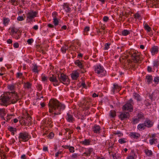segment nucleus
<instances>
[{"instance_id":"f257e3e1","label":"nucleus","mask_w":159,"mask_h":159,"mask_svg":"<svg viewBox=\"0 0 159 159\" xmlns=\"http://www.w3.org/2000/svg\"><path fill=\"white\" fill-rule=\"evenodd\" d=\"M48 105L49 112L50 113L53 112L54 116L53 117H55L57 115H60L66 107L64 104L60 102L56 99L51 100Z\"/></svg>"},{"instance_id":"f03ea898","label":"nucleus","mask_w":159,"mask_h":159,"mask_svg":"<svg viewBox=\"0 0 159 159\" xmlns=\"http://www.w3.org/2000/svg\"><path fill=\"white\" fill-rule=\"evenodd\" d=\"M129 54L131 55L132 60L135 63L140 62L143 59L140 53L136 50H132L129 52Z\"/></svg>"},{"instance_id":"7ed1b4c3","label":"nucleus","mask_w":159,"mask_h":159,"mask_svg":"<svg viewBox=\"0 0 159 159\" xmlns=\"http://www.w3.org/2000/svg\"><path fill=\"white\" fill-rule=\"evenodd\" d=\"M95 73L100 77L105 76L107 75L106 71L104 67L100 65H97L94 66Z\"/></svg>"},{"instance_id":"20e7f679","label":"nucleus","mask_w":159,"mask_h":159,"mask_svg":"<svg viewBox=\"0 0 159 159\" xmlns=\"http://www.w3.org/2000/svg\"><path fill=\"white\" fill-rule=\"evenodd\" d=\"M31 119L30 115L26 112L25 114L20 119L19 122L21 124L27 126L30 124Z\"/></svg>"},{"instance_id":"39448f33","label":"nucleus","mask_w":159,"mask_h":159,"mask_svg":"<svg viewBox=\"0 0 159 159\" xmlns=\"http://www.w3.org/2000/svg\"><path fill=\"white\" fill-rule=\"evenodd\" d=\"M9 97V101L10 104H14L16 103L19 100V97L17 93L15 91L11 92H7Z\"/></svg>"},{"instance_id":"423d86ee","label":"nucleus","mask_w":159,"mask_h":159,"mask_svg":"<svg viewBox=\"0 0 159 159\" xmlns=\"http://www.w3.org/2000/svg\"><path fill=\"white\" fill-rule=\"evenodd\" d=\"M58 78L59 83L61 82L64 84L67 85L70 83V81L68 77L64 73H61L58 75Z\"/></svg>"},{"instance_id":"0eeeda50","label":"nucleus","mask_w":159,"mask_h":159,"mask_svg":"<svg viewBox=\"0 0 159 159\" xmlns=\"http://www.w3.org/2000/svg\"><path fill=\"white\" fill-rule=\"evenodd\" d=\"M30 138V136L29 133L24 132L19 133L18 136L19 141L20 143L21 142H26Z\"/></svg>"},{"instance_id":"6e6552de","label":"nucleus","mask_w":159,"mask_h":159,"mask_svg":"<svg viewBox=\"0 0 159 159\" xmlns=\"http://www.w3.org/2000/svg\"><path fill=\"white\" fill-rule=\"evenodd\" d=\"M9 97L7 92L5 94L2 95L0 98V104L2 105L7 106L10 104L9 101Z\"/></svg>"},{"instance_id":"1a4fd4ad","label":"nucleus","mask_w":159,"mask_h":159,"mask_svg":"<svg viewBox=\"0 0 159 159\" xmlns=\"http://www.w3.org/2000/svg\"><path fill=\"white\" fill-rule=\"evenodd\" d=\"M38 14L37 11L30 10L26 14L27 20H29V22L32 21L33 19L37 17Z\"/></svg>"},{"instance_id":"9d476101","label":"nucleus","mask_w":159,"mask_h":159,"mask_svg":"<svg viewBox=\"0 0 159 159\" xmlns=\"http://www.w3.org/2000/svg\"><path fill=\"white\" fill-rule=\"evenodd\" d=\"M49 80L52 83L53 85L55 86L59 85V82L58 80L57 79V77L54 75H52L51 77H49Z\"/></svg>"},{"instance_id":"9b49d317","label":"nucleus","mask_w":159,"mask_h":159,"mask_svg":"<svg viewBox=\"0 0 159 159\" xmlns=\"http://www.w3.org/2000/svg\"><path fill=\"white\" fill-rule=\"evenodd\" d=\"M129 113L125 111L121 112L120 114L118 116L119 118L122 120L127 118H129Z\"/></svg>"},{"instance_id":"f8f14e48","label":"nucleus","mask_w":159,"mask_h":159,"mask_svg":"<svg viewBox=\"0 0 159 159\" xmlns=\"http://www.w3.org/2000/svg\"><path fill=\"white\" fill-rule=\"evenodd\" d=\"M133 109L132 105L129 103H126L122 107V110L123 111H129L130 112L132 111Z\"/></svg>"},{"instance_id":"ddd939ff","label":"nucleus","mask_w":159,"mask_h":159,"mask_svg":"<svg viewBox=\"0 0 159 159\" xmlns=\"http://www.w3.org/2000/svg\"><path fill=\"white\" fill-rule=\"evenodd\" d=\"M66 118V120L69 122H73L75 120V118L73 117V116L71 114L70 111H69L67 113Z\"/></svg>"},{"instance_id":"4468645a","label":"nucleus","mask_w":159,"mask_h":159,"mask_svg":"<svg viewBox=\"0 0 159 159\" xmlns=\"http://www.w3.org/2000/svg\"><path fill=\"white\" fill-rule=\"evenodd\" d=\"M129 136L132 139H137L140 137V135L139 133L134 132H130Z\"/></svg>"},{"instance_id":"2eb2a0df","label":"nucleus","mask_w":159,"mask_h":159,"mask_svg":"<svg viewBox=\"0 0 159 159\" xmlns=\"http://www.w3.org/2000/svg\"><path fill=\"white\" fill-rule=\"evenodd\" d=\"M93 152V149L92 148H89L86 149L85 152L83 153L82 156L86 157L89 156Z\"/></svg>"},{"instance_id":"dca6fc26","label":"nucleus","mask_w":159,"mask_h":159,"mask_svg":"<svg viewBox=\"0 0 159 159\" xmlns=\"http://www.w3.org/2000/svg\"><path fill=\"white\" fill-rule=\"evenodd\" d=\"M101 127L99 125H95L92 128V131L94 133L99 134L100 132Z\"/></svg>"},{"instance_id":"f3484780","label":"nucleus","mask_w":159,"mask_h":159,"mask_svg":"<svg viewBox=\"0 0 159 159\" xmlns=\"http://www.w3.org/2000/svg\"><path fill=\"white\" fill-rule=\"evenodd\" d=\"M144 123L146 127L148 128L151 127L154 124L153 121L148 119L146 120Z\"/></svg>"},{"instance_id":"a211bd4d","label":"nucleus","mask_w":159,"mask_h":159,"mask_svg":"<svg viewBox=\"0 0 159 159\" xmlns=\"http://www.w3.org/2000/svg\"><path fill=\"white\" fill-rule=\"evenodd\" d=\"M121 89L120 87L117 84H113V87L111 89V91L114 93L115 92L119 91Z\"/></svg>"},{"instance_id":"6ab92c4d","label":"nucleus","mask_w":159,"mask_h":159,"mask_svg":"<svg viewBox=\"0 0 159 159\" xmlns=\"http://www.w3.org/2000/svg\"><path fill=\"white\" fill-rule=\"evenodd\" d=\"M137 156L135 155L134 150H131L130 155L128 156L126 159H136Z\"/></svg>"},{"instance_id":"aec40b11","label":"nucleus","mask_w":159,"mask_h":159,"mask_svg":"<svg viewBox=\"0 0 159 159\" xmlns=\"http://www.w3.org/2000/svg\"><path fill=\"white\" fill-rule=\"evenodd\" d=\"M9 30L11 31L10 33V34L12 36L14 34L17 33L19 31V30L14 27H13L10 28Z\"/></svg>"},{"instance_id":"412c9836","label":"nucleus","mask_w":159,"mask_h":159,"mask_svg":"<svg viewBox=\"0 0 159 159\" xmlns=\"http://www.w3.org/2000/svg\"><path fill=\"white\" fill-rule=\"evenodd\" d=\"M71 75L72 80H76L79 76V73L77 71H75L72 72Z\"/></svg>"},{"instance_id":"4be33fe9","label":"nucleus","mask_w":159,"mask_h":159,"mask_svg":"<svg viewBox=\"0 0 159 159\" xmlns=\"http://www.w3.org/2000/svg\"><path fill=\"white\" fill-rule=\"evenodd\" d=\"M75 64L77 65L80 68L82 69L83 68V66L82 63V61L79 60H75L74 62Z\"/></svg>"},{"instance_id":"5701e85b","label":"nucleus","mask_w":159,"mask_h":159,"mask_svg":"<svg viewBox=\"0 0 159 159\" xmlns=\"http://www.w3.org/2000/svg\"><path fill=\"white\" fill-rule=\"evenodd\" d=\"M90 141L89 139H85L84 141L80 142V143L85 146L89 145L90 144Z\"/></svg>"},{"instance_id":"b1692460","label":"nucleus","mask_w":159,"mask_h":159,"mask_svg":"<svg viewBox=\"0 0 159 159\" xmlns=\"http://www.w3.org/2000/svg\"><path fill=\"white\" fill-rule=\"evenodd\" d=\"M146 126L144 123H143L140 124L137 126V129L141 131L144 129L145 128Z\"/></svg>"},{"instance_id":"393cba45","label":"nucleus","mask_w":159,"mask_h":159,"mask_svg":"<svg viewBox=\"0 0 159 159\" xmlns=\"http://www.w3.org/2000/svg\"><path fill=\"white\" fill-rule=\"evenodd\" d=\"M32 84L29 82L24 83V87L25 89H29L31 88Z\"/></svg>"},{"instance_id":"a878e982","label":"nucleus","mask_w":159,"mask_h":159,"mask_svg":"<svg viewBox=\"0 0 159 159\" xmlns=\"http://www.w3.org/2000/svg\"><path fill=\"white\" fill-rule=\"evenodd\" d=\"M63 7L67 12H69L70 11V8L69 7L68 4L67 3H64L63 5Z\"/></svg>"},{"instance_id":"bb28decb","label":"nucleus","mask_w":159,"mask_h":159,"mask_svg":"<svg viewBox=\"0 0 159 159\" xmlns=\"http://www.w3.org/2000/svg\"><path fill=\"white\" fill-rule=\"evenodd\" d=\"M8 130L11 133V134L14 135V132H16V129L15 128H13L12 126H9L8 127Z\"/></svg>"},{"instance_id":"cd10ccee","label":"nucleus","mask_w":159,"mask_h":159,"mask_svg":"<svg viewBox=\"0 0 159 159\" xmlns=\"http://www.w3.org/2000/svg\"><path fill=\"white\" fill-rule=\"evenodd\" d=\"M151 52L152 54L157 53L158 52V48L157 46L153 47L151 49Z\"/></svg>"},{"instance_id":"c85d7f7f","label":"nucleus","mask_w":159,"mask_h":159,"mask_svg":"<svg viewBox=\"0 0 159 159\" xmlns=\"http://www.w3.org/2000/svg\"><path fill=\"white\" fill-rule=\"evenodd\" d=\"M146 80L148 84L151 83L153 80V78L152 75H148L146 76Z\"/></svg>"},{"instance_id":"c756f323","label":"nucleus","mask_w":159,"mask_h":159,"mask_svg":"<svg viewBox=\"0 0 159 159\" xmlns=\"http://www.w3.org/2000/svg\"><path fill=\"white\" fill-rule=\"evenodd\" d=\"M89 101H88L86 99H84L82 101L83 105L86 107L87 108L89 107Z\"/></svg>"},{"instance_id":"7c9ffc66","label":"nucleus","mask_w":159,"mask_h":159,"mask_svg":"<svg viewBox=\"0 0 159 159\" xmlns=\"http://www.w3.org/2000/svg\"><path fill=\"white\" fill-rule=\"evenodd\" d=\"M65 133H68V134L69 135H70L69 136H68V139H70L71 138V134L73 133V131L72 130H71L69 128H66L65 129Z\"/></svg>"},{"instance_id":"2f4dec72","label":"nucleus","mask_w":159,"mask_h":159,"mask_svg":"<svg viewBox=\"0 0 159 159\" xmlns=\"http://www.w3.org/2000/svg\"><path fill=\"white\" fill-rule=\"evenodd\" d=\"M10 21L8 18L4 17L3 19V24L5 26L7 25Z\"/></svg>"},{"instance_id":"473e14b6","label":"nucleus","mask_w":159,"mask_h":159,"mask_svg":"<svg viewBox=\"0 0 159 159\" xmlns=\"http://www.w3.org/2000/svg\"><path fill=\"white\" fill-rule=\"evenodd\" d=\"M133 96L134 98L136 99L138 101H140L141 100V98L140 96L137 93H133Z\"/></svg>"},{"instance_id":"72a5a7b5","label":"nucleus","mask_w":159,"mask_h":159,"mask_svg":"<svg viewBox=\"0 0 159 159\" xmlns=\"http://www.w3.org/2000/svg\"><path fill=\"white\" fill-rule=\"evenodd\" d=\"M130 33V31L126 30H124L121 32L122 35L124 36H126Z\"/></svg>"},{"instance_id":"f704fd0d","label":"nucleus","mask_w":159,"mask_h":159,"mask_svg":"<svg viewBox=\"0 0 159 159\" xmlns=\"http://www.w3.org/2000/svg\"><path fill=\"white\" fill-rule=\"evenodd\" d=\"M32 71L35 73H38L39 70L38 69V66L36 64L33 65V67L32 69Z\"/></svg>"},{"instance_id":"c9c22d12","label":"nucleus","mask_w":159,"mask_h":159,"mask_svg":"<svg viewBox=\"0 0 159 159\" xmlns=\"http://www.w3.org/2000/svg\"><path fill=\"white\" fill-rule=\"evenodd\" d=\"M109 115L111 117H114L116 116V114L115 111L114 110H111L109 113Z\"/></svg>"},{"instance_id":"e433bc0d","label":"nucleus","mask_w":159,"mask_h":159,"mask_svg":"<svg viewBox=\"0 0 159 159\" xmlns=\"http://www.w3.org/2000/svg\"><path fill=\"white\" fill-rule=\"evenodd\" d=\"M126 140L127 139L126 138H121L118 140V142L122 144L126 143L127 142Z\"/></svg>"},{"instance_id":"4c0bfd02","label":"nucleus","mask_w":159,"mask_h":159,"mask_svg":"<svg viewBox=\"0 0 159 159\" xmlns=\"http://www.w3.org/2000/svg\"><path fill=\"white\" fill-rule=\"evenodd\" d=\"M157 139L152 138L149 140L150 143L151 145H152L155 144L156 142H157Z\"/></svg>"},{"instance_id":"58836bf2","label":"nucleus","mask_w":159,"mask_h":159,"mask_svg":"<svg viewBox=\"0 0 159 159\" xmlns=\"http://www.w3.org/2000/svg\"><path fill=\"white\" fill-rule=\"evenodd\" d=\"M68 49V47L66 45L62 47L61 48V50L63 53H65L67 50Z\"/></svg>"},{"instance_id":"ea45409f","label":"nucleus","mask_w":159,"mask_h":159,"mask_svg":"<svg viewBox=\"0 0 159 159\" xmlns=\"http://www.w3.org/2000/svg\"><path fill=\"white\" fill-rule=\"evenodd\" d=\"M144 28L145 30L147 31L148 32H150L151 30V28L147 24H145L144 26Z\"/></svg>"},{"instance_id":"a19ab883","label":"nucleus","mask_w":159,"mask_h":159,"mask_svg":"<svg viewBox=\"0 0 159 159\" xmlns=\"http://www.w3.org/2000/svg\"><path fill=\"white\" fill-rule=\"evenodd\" d=\"M10 2L12 5L16 6L18 5V0H10Z\"/></svg>"},{"instance_id":"79ce46f5","label":"nucleus","mask_w":159,"mask_h":159,"mask_svg":"<svg viewBox=\"0 0 159 159\" xmlns=\"http://www.w3.org/2000/svg\"><path fill=\"white\" fill-rule=\"evenodd\" d=\"M53 23L55 26H56L59 24V21L57 18L53 19Z\"/></svg>"},{"instance_id":"37998d69","label":"nucleus","mask_w":159,"mask_h":159,"mask_svg":"<svg viewBox=\"0 0 159 159\" xmlns=\"http://www.w3.org/2000/svg\"><path fill=\"white\" fill-rule=\"evenodd\" d=\"M90 29L89 27H86L84 29V34L85 35L88 34V32L89 31Z\"/></svg>"},{"instance_id":"c03bdc74","label":"nucleus","mask_w":159,"mask_h":159,"mask_svg":"<svg viewBox=\"0 0 159 159\" xmlns=\"http://www.w3.org/2000/svg\"><path fill=\"white\" fill-rule=\"evenodd\" d=\"M5 115V109H3L0 108V116H2Z\"/></svg>"},{"instance_id":"a18cd8bd","label":"nucleus","mask_w":159,"mask_h":159,"mask_svg":"<svg viewBox=\"0 0 159 159\" xmlns=\"http://www.w3.org/2000/svg\"><path fill=\"white\" fill-rule=\"evenodd\" d=\"M134 18L135 19H140V20H141L142 19V18H141V15L138 13H135L134 15Z\"/></svg>"},{"instance_id":"49530a36","label":"nucleus","mask_w":159,"mask_h":159,"mask_svg":"<svg viewBox=\"0 0 159 159\" xmlns=\"http://www.w3.org/2000/svg\"><path fill=\"white\" fill-rule=\"evenodd\" d=\"M8 88L11 91H13L15 90V86L13 84L9 85Z\"/></svg>"},{"instance_id":"de8ad7c7","label":"nucleus","mask_w":159,"mask_h":159,"mask_svg":"<svg viewBox=\"0 0 159 159\" xmlns=\"http://www.w3.org/2000/svg\"><path fill=\"white\" fill-rule=\"evenodd\" d=\"M137 117L139 120H140L141 119H142L144 117V116L143 115V114L142 113H139Z\"/></svg>"},{"instance_id":"09e8293b","label":"nucleus","mask_w":159,"mask_h":159,"mask_svg":"<svg viewBox=\"0 0 159 159\" xmlns=\"http://www.w3.org/2000/svg\"><path fill=\"white\" fill-rule=\"evenodd\" d=\"M159 66V61H155L153 62V66L157 67Z\"/></svg>"},{"instance_id":"8fccbe9b","label":"nucleus","mask_w":159,"mask_h":159,"mask_svg":"<svg viewBox=\"0 0 159 159\" xmlns=\"http://www.w3.org/2000/svg\"><path fill=\"white\" fill-rule=\"evenodd\" d=\"M52 16L53 19L57 18L58 16L57 13L56 11L53 12L52 13Z\"/></svg>"},{"instance_id":"3c124183","label":"nucleus","mask_w":159,"mask_h":159,"mask_svg":"<svg viewBox=\"0 0 159 159\" xmlns=\"http://www.w3.org/2000/svg\"><path fill=\"white\" fill-rule=\"evenodd\" d=\"M105 25H103L101 26V28L100 29L103 30V34H105L107 33V32L105 30Z\"/></svg>"},{"instance_id":"603ef678","label":"nucleus","mask_w":159,"mask_h":159,"mask_svg":"<svg viewBox=\"0 0 159 159\" xmlns=\"http://www.w3.org/2000/svg\"><path fill=\"white\" fill-rule=\"evenodd\" d=\"M145 152L146 154L148 156H150L152 154V152L151 150H146Z\"/></svg>"},{"instance_id":"864d4df0","label":"nucleus","mask_w":159,"mask_h":159,"mask_svg":"<svg viewBox=\"0 0 159 159\" xmlns=\"http://www.w3.org/2000/svg\"><path fill=\"white\" fill-rule=\"evenodd\" d=\"M140 120L137 117L136 118H134L133 119V124H135L138 123Z\"/></svg>"},{"instance_id":"5fc2aeb1","label":"nucleus","mask_w":159,"mask_h":159,"mask_svg":"<svg viewBox=\"0 0 159 159\" xmlns=\"http://www.w3.org/2000/svg\"><path fill=\"white\" fill-rule=\"evenodd\" d=\"M110 44L109 43H106L105 44L104 49L105 50H108L110 48Z\"/></svg>"},{"instance_id":"6e6d98bb","label":"nucleus","mask_w":159,"mask_h":159,"mask_svg":"<svg viewBox=\"0 0 159 159\" xmlns=\"http://www.w3.org/2000/svg\"><path fill=\"white\" fill-rule=\"evenodd\" d=\"M69 150L70 152L73 153L75 152V148L72 146H70L69 148Z\"/></svg>"},{"instance_id":"4d7b16f0","label":"nucleus","mask_w":159,"mask_h":159,"mask_svg":"<svg viewBox=\"0 0 159 159\" xmlns=\"http://www.w3.org/2000/svg\"><path fill=\"white\" fill-rule=\"evenodd\" d=\"M149 98L151 100H152L155 97V93H153L152 94H150L149 95Z\"/></svg>"},{"instance_id":"13d9d810","label":"nucleus","mask_w":159,"mask_h":159,"mask_svg":"<svg viewBox=\"0 0 159 159\" xmlns=\"http://www.w3.org/2000/svg\"><path fill=\"white\" fill-rule=\"evenodd\" d=\"M54 134L52 132H51L48 135V137L51 139L53 138Z\"/></svg>"},{"instance_id":"bf43d9fd","label":"nucleus","mask_w":159,"mask_h":159,"mask_svg":"<svg viewBox=\"0 0 159 159\" xmlns=\"http://www.w3.org/2000/svg\"><path fill=\"white\" fill-rule=\"evenodd\" d=\"M42 81H45L47 80V78L45 75L42 76L41 77Z\"/></svg>"},{"instance_id":"052dcab7","label":"nucleus","mask_w":159,"mask_h":159,"mask_svg":"<svg viewBox=\"0 0 159 159\" xmlns=\"http://www.w3.org/2000/svg\"><path fill=\"white\" fill-rule=\"evenodd\" d=\"M23 75V74L21 73H17L16 74V77L18 78H21Z\"/></svg>"},{"instance_id":"680f3d73","label":"nucleus","mask_w":159,"mask_h":159,"mask_svg":"<svg viewBox=\"0 0 159 159\" xmlns=\"http://www.w3.org/2000/svg\"><path fill=\"white\" fill-rule=\"evenodd\" d=\"M24 20L23 16H19L17 18V20L19 21H21Z\"/></svg>"},{"instance_id":"e2e57ef3","label":"nucleus","mask_w":159,"mask_h":159,"mask_svg":"<svg viewBox=\"0 0 159 159\" xmlns=\"http://www.w3.org/2000/svg\"><path fill=\"white\" fill-rule=\"evenodd\" d=\"M103 20L104 22H107L109 20V18L107 16H105L103 17Z\"/></svg>"},{"instance_id":"0e129e2a","label":"nucleus","mask_w":159,"mask_h":159,"mask_svg":"<svg viewBox=\"0 0 159 159\" xmlns=\"http://www.w3.org/2000/svg\"><path fill=\"white\" fill-rule=\"evenodd\" d=\"M159 81V77H156L154 78V81L155 83H157V84L158 83Z\"/></svg>"},{"instance_id":"69168bd1","label":"nucleus","mask_w":159,"mask_h":159,"mask_svg":"<svg viewBox=\"0 0 159 159\" xmlns=\"http://www.w3.org/2000/svg\"><path fill=\"white\" fill-rule=\"evenodd\" d=\"M37 89L38 90L41 91L42 89L41 85L40 84H38L37 86Z\"/></svg>"},{"instance_id":"338daca9","label":"nucleus","mask_w":159,"mask_h":159,"mask_svg":"<svg viewBox=\"0 0 159 159\" xmlns=\"http://www.w3.org/2000/svg\"><path fill=\"white\" fill-rule=\"evenodd\" d=\"M33 42V40L32 39H29L27 41V42L28 43L30 44L31 43H32Z\"/></svg>"},{"instance_id":"774afa93","label":"nucleus","mask_w":159,"mask_h":159,"mask_svg":"<svg viewBox=\"0 0 159 159\" xmlns=\"http://www.w3.org/2000/svg\"><path fill=\"white\" fill-rule=\"evenodd\" d=\"M48 27L49 28H55V26H54V25H53L52 24L50 23L48 24Z\"/></svg>"}]
</instances>
